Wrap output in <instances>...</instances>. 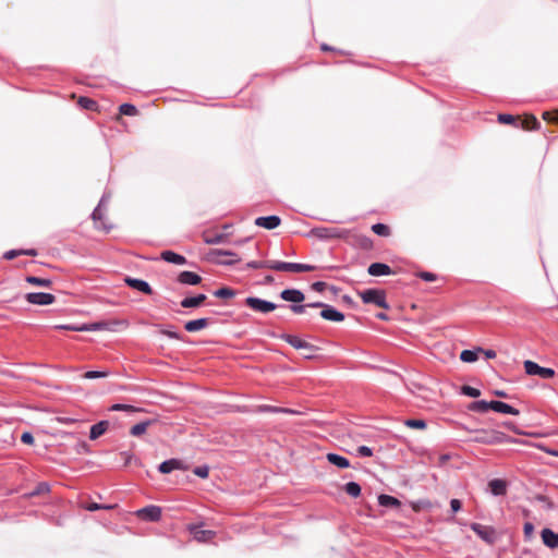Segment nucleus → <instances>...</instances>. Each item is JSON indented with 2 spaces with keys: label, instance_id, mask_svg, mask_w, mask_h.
<instances>
[{
  "label": "nucleus",
  "instance_id": "19",
  "mask_svg": "<svg viewBox=\"0 0 558 558\" xmlns=\"http://www.w3.org/2000/svg\"><path fill=\"white\" fill-rule=\"evenodd\" d=\"M487 486L488 492L495 497L505 496L508 490V482L504 478L489 480Z\"/></svg>",
  "mask_w": 558,
  "mask_h": 558
},
{
  "label": "nucleus",
  "instance_id": "2",
  "mask_svg": "<svg viewBox=\"0 0 558 558\" xmlns=\"http://www.w3.org/2000/svg\"><path fill=\"white\" fill-rule=\"evenodd\" d=\"M279 298L282 301L290 303L288 307L293 314L300 315L305 313V306L303 305L305 294L302 290L296 288H287L279 293Z\"/></svg>",
  "mask_w": 558,
  "mask_h": 558
},
{
  "label": "nucleus",
  "instance_id": "47",
  "mask_svg": "<svg viewBox=\"0 0 558 558\" xmlns=\"http://www.w3.org/2000/svg\"><path fill=\"white\" fill-rule=\"evenodd\" d=\"M372 231L379 236H388L390 235V228L388 225L383 222H377L372 226Z\"/></svg>",
  "mask_w": 558,
  "mask_h": 558
},
{
  "label": "nucleus",
  "instance_id": "54",
  "mask_svg": "<svg viewBox=\"0 0 558 558\" xmlns=\"http://www.w3.org/2000/svg\"><path fill=\"white\" fill-rule=\"evenodd\" d=\"M193 474L199 478H207L209 476V466L207 464L197 465L193 469Z\"/></svg>",
  "mask_w": 558,
  "mask_h": 558
},
{
  "label": "nucleus",
  "instance_id": "51",
  "mask_svg": "<svg viewBox=\"0 0 558 558\" xmlns=\"http://www.w3.org/2000/svg\"><path fill=\"white\" fill-rule=\"evenodd\" d=\"M497 121L501 124H512L518 126L517 118L510 113H498Z\"/></svg>",
  "mask_w": 558,
  "mask_h": 558
},
{
  "label": "nucleus",
  "instance_id": "28",
  "mask_svg": "<svg viewBox=\"0 0 558 558\" xmlns=\"http://www.w3.org/2000/svg\"><path fill=\"white\" fill-rule=\"evenodd\" d=\"M326 460L328 463H330L331 465H333L338 469L343 470V469H348L351 466L350 460L347 457L341 456L336 452H328L326 454Z\"/></svg>",
  "mask_w": 558,
  "mask_h": 558
},
{
  "label": "nucleus",
  "instance_id": "5",
  "mask_svg": "<svg viewBox=\"0 0 558 558\" xmlns=\"http://www.w3.org/2000/svg\"><path fill=\"white\" fill-rule=\"evenodd\" d=\"M236 253L230 250L213 248L207 253V259L220 266H234L241 260Z\"/></svg>",
  "mask_w": 558,
  "mask_h": 558
},
{
  "label": "nucleus",
  "instance_id": "4",
  "mask_svg": "<svg viewBox=\"0 0 558 558\" xmlns=\"http://www.w3.org/2000/svg\"><path fill=\"white\" fill-rule=\"evenodd\" d=\"M306 235L315 236L320 241H328L332 239L347 240L350 235V230L336 227H315L311 229Z\"/></svg>",
  "mask_w": 558,
  "mask_h": 558
},
{
  "label": "nucleus",
  "instance_id": "20",
  "mask_svg": "<svg viewBox=\"0 0 558 558\" xmlns=\"http://www.w3.org/2000/svg\"><path fill=\"white\" fill-rule=\"evenodd\" d=\"M202 280V277L197 272L191 270L180 271L177 277V282L183 286H197Z\"/></svg>",
  "mask_w": 558,
  "mask_h": 558
},
{
  "label": "nucleus",
  "instance_id": "13",
  "mask_svg": "<svg viewBox=\"0 0 558 558\" xmlns=\"http://www.w3.org/2000/svg\"><path fill=\"white\" fill-rule=\"evenodd\" d=\"M189 465L178 458L165 460L157 466L158 472L161 474H169L174 470L186 471Z\"/></svg>",
  "mask_w": 558,
  "mask_h": 558
},
{
  "label": "nucleus",
  "instance_id": "31",
  "mask_svg": "<svg viewBox=\"0 0 558 558\" xmlns=\"http://www.w3.org/2000/svg\"><path fill=\"white\" fill-rule=\"evenodd\" d=\"M155 422H156V420L147 418V420H144V421H141V422L134 424L130 428V435L133 437L143 436L147 432V428L149 426H151Z\"/></svg>",
  "mask_w": 558,
  "mask_h": 558
},
{
  "label": "nucleus",
  "instance_id": "41",
  "mask_svg": "<svg viewBox=\"0 0 558 558\" xmlns=\"http://www.w3.org/2000/svg\"><path fill=\"white\" fill-rule=\"evenodd\" d=\"M77 105L82 109H86V110H90V111H96L98 109L97 101L89 97H86V96H81L77 100Z\"/></svg>",
  "mask_w": 558,
  "mask_h": 558
},
{
  "label": "nucleus",
  "instance_id": "30",
  "mask_svg": "<svg viewBox=\"0 0 558 558\" xmlns=\"http://www.w3.org/2000/svg\"><path fill=\"white\" fill-rule=\"evenodd\" d=\"M109 428V421L101 420L93 424L89 428V439L96 440L102 436Z\"/></svg>",
  "mask_w": 558,
  "mask_h": 558
},
{
  "label": "nucleus",
  "instance_id": "60",
  "mask_svg": "<svg viewBox=\"0 0 558 558\" xmlns=\"http://www.w3.org/2000/svg\"><path fill=\"white\" fill-rule=\"evenodd\" d=\"M122 454L125 457L124 465H129L132 462H134L136 465L142 464V461L134 454L126 452V451L122 452Z\"/></svg>",
  "mask_w": 558,
  "mask_h": 558
},
{
  "label": "nucleus",
  "instance_id": "39",
  "mask_svg": "<svg viewBox=\"0 0 558 558\" xmlns=\"http://www.w3.org/2000/svg\"><path fill=\"white\" fill-rule=\"evenodd\" d=\"M343 490L352 498H357L361 496L362 487L357 482L350 481L344 484Z\"/></svg>",
  "mask_w": 558,
  "mask_h": 558
},
{
  "label": "nucleus",
  "instance_id": "12",
  "mask_svg": "<svg viewBox=\"0 0 558 558\" xmlns=\"http://www.w3.org/2000/svg\"><path fill=\"white\" fill-rule=\"evenodd\" d=\"M123 281L129 288L142 292L145 295H151L154 293V290L148 281L144 279L125 276Z\"/></svg>",
  "mask_w": 558,
  "mask_h": 558
},
{
  "label": "nucleus",
  "instance_id": "21",
  "mask_svg": "<svg viewBox=\"0 0 558 558\" xmlns=\"http://www.w3.org/2000/svg\"><path fill=\"white\" fill-rule=\"evenodd\" d=\"M353 247L369 251L374 247L373 239L365 234H353L349 242Z\"/></svg>",
  "mask_w": 558,
  "mask_h": 558
},
{
  "label": "nucleus",
  "instance_id": "59",
  "mask_svg": "<svg viewBox=\"0 0 558 558\" xmlns=\"http://www.w3.org/2000/svg\"><path fill=\"white\" fill-rule=\"evenodd\" d=\"M21 441L25 445L32 446L35 442V437L32 432L25 430L21 435Z\"/></svg>",
  "mask_w": 558,
  "mask_h": 558
},
{
  "label": "nucleus",
  "instance_id": "52",
  "mask_svg": "<svg viewBox=\"0 0 558 558\" xmlns=\"http://www.w3.org/2000/svg\"><path fill=\"white\" fill-rule=\"evenodd\" d=\"M534 499L543 504L546 510H554L556 508V505L546 495L536 494Z\"/></svg>",
  "mask_w": 558,
  "mask_h": 558
},
{
  "label": "nucleus",
  "instance_id": "17",
  "mask_svg": "<svg viewBox=\"0 0 558 558\" xmlns=\"http://www.w3.org/2000/svg\"><path fill=\"white\" fill-rule=\"evenodd\" d=\"M319 316L327 322L341 323L344 320L345 315L336 308L331 304H326L323 311L319 312Z\"/></svg>",
  "mask_w": 558,
  "mask_h": 558
},
{
  "label": "nucleus",
  "instance_id": "58",
  "mask_svg": "<svg viewBox=\"0 0 558 558\" xmlns=\"http://www.w3.org/2000/svg\"><path fill=\"white\" fill-rule=\"evenodd\" d=\"M56 329H60V330H69V331H80L82 332L83 329H82V324H66V325H58L56 326Z\"/></svg>",
  "mask_w": 558,
  "mask_h": 558
},
{
  "label": "nucleus",
  "instance_id": "7",
  "mask_svg": "<svg viewBox=\"0 0 558 558\" xmlns=\"http://www.w3.org/2000/svg\"><path fill=\"white\" fill-rule=\"evenodd\" d=\"M525 374L529 376H537L543 379L553 378L556 372L551 367L541 366L538 363L532 360H525L523 362Z\"/></svg>",
  "mask_w": 558,
  "mask_h": 558
},
{
  "label": "nucleus",
  "instance_id": "53",
  "mask_svg": "<svg viewBox=\"0 0 558 558\" xmlns=\"http://www.w3.org/2000/svg\"><path fill=\"white\" fill-rule=\"evenodd\" d=\"M173 328L174 327L172 325H169L167 328H161L160 333L169 339L182 340V336L178 331L173 330Z\"/></svg>",
  "mask_w": 558,
  "mask_h": 558
},
{
  "label": "nucleus",
  "instance_id": "26",
  "mask_svg": "<svg viewBox=\"0 0 558 558\" xmlns=\"http://www.w3.org/2000/svg\"><path fill=\"white\" fill-rule=\"evenodd\" d=\"M541 537H542L543 544L546 547H548L550 549H555L558 547V532H555L554 530H551L549 527H544L541 531Z\"/></svg>",
  "mask_w": 558,
  "mask_h": 558
},
{
  "label": "nucleus",
  "instance_id": "18",
  "mask_svg": "<svg viewBox=\"0 0 558 558\" xmlns=\"http://www.w3.org/2000/svg\"><path fill=\"white\" fill-rule=\"evenodd\" d=\"M255 226L266 230H274L281 223V218L278 215L259 216L254 221Z\"/></svg>",
  "mask_w": 558,
  "mask_h": 558
},
{
  "label": "nucleus",
  "instance_id": "34",
  "mask_svg": "<svg viewBox=\"0 0 558 558\" xmlns=\"http://www.w3.org/2000/svg\"><path fill=\"white\" fill-rule=\"evenodd\" d=\"M480 351H483L482 347L465 349L460 353V360L464 363H474L478 360Z\"/></svg>",
  "mask_w": 558,
  "mask_h": 558
},
{
  "label": "nucleus",
  "instance_id": "35",
  "mask_svg": "<svg viewBox=\"0 0 558 558\" xmlns=\"http://www.w3.org/2000/svg\"><path fill=\"white\" fill-rule=\"evenodd\" d=\"M229 235L227 233L209 234L204 233L203 241L208 245L222 244L228 242Z\"/></svg>",
  "mask_w": 558,
  "mask_h": 558
},
{
  "label": "nucleus",
  "instance_id": "50",
  "mask_svg": "<svg viewBox=\"0 0 558 558\" xmlns=\"http://www.w3.org/2000/svg\"><path fill=\"white\" fill-rule=\"evenodd\" d=\"M110 375L109 371H87L83 374V378L85 379H98L105 378Z\"/></svg>",
  "mask_w": 558,
  "mask_h": 558
},
{
  "label": "nucleus",
  "instance_id": "37",
  "mask_svg": "<svg viewBox=\"0 0 558 558\" xmlns=\"http://www.w3.org/2000/svg\"><path fill=\"white\" fill-rule=\"evenodd\" d=\"M496 412L500 413V414H509V415H514V416L520 414L519 409L512 407L509 403L500 401V400H497Z\"/></svg>",
  "mask_w": 558,
  "mask_h": 558
},
{
  "label": "nucleus",
  "instance_id": "6",
  "mask_svg": "<svg viewBox=\"0 0 558 558\" xmlns=\"http://www.w3.org/2000/svg\"><path fill=\"white\" fill-rule=\"evenodd\" d=\"M244 304L248 308H251L254 312L262 313V314H269L277 310L278 307H283L284 305L276 304L271 301L258 298V296H247L244 299Z\"/></svg>",
  "mask_w": 558,
  "mask_h": 558
},
{
  "label": "nucleus",
  "instance_id": "40",
  "mask_svg": "<svg viewBox=\"0 0 558 558\" xmlns=\"http://www.w3.org/2000/svg\"><path fill=\"white\" fill-rule=\"evenodd\" d=\"M109 411H113V412H120V411H123V412H128V413H134V412H141V411H144L143 408H137L135 405H132V404H125V403H113L110 408H109Z\"/></svg>",
  "mask_w": 558,
  "mask_h": 558
},
{
  "label": "nucleus",
  "instance_id": "57",
  "mask_svg": "<svg viewBox=\"0 0 558 558\" xmlns=\"http://www.w3.org/2000/svg\"><path fill=\"white\" fill-rule=\"evenodd\" d=\"M356 452L360 457H363V458H369L374 454L373 449L365 445L359 446L356 449Z\"/></svg>",
  "mask_w": 558,
  "mask_h": 558
},
{
  "label": "nucleus",
  "instance_id": "56",
  "mask_svg": "<svg viewBox=\"0 0 558 558\" xmlns=\"http://www.w3.org/2000/svg\"><path fill=\"white\" fill-rule=\"evenodd\" d=\"M416 277H418L420 279H422L423 281H426V282H433L437 279L436 274L430 272V271H425V270L417 272Z\"/></svg>",
  "mask_w": 558,
  "mask_h": 558
},
{
  "label": "nucleus",
  "instance_id": "10",
  "mask_svg": "<svg viewBox=\"0 0 558 558\" xmlns=\"http://www.w3.org/2000/svg\"><path fill=\"white\" fill-rule=\"evenodd\" d=\"M27 303L46 306L56 302V296L49 292H28L24 295Z\"/></svg>",
  "mask_w": 558,
  "mask_h": 558
},
{
  "label": "nucleus",
  "instance_id": "8",
  "mask_svg": "<svg viewBox=\"0 0 558 558\" xmlns=\"http://www.w3.org/2000/svg\"><path fill=\"white\" fill-rule=\"evenodd\" d=\"M316 267L310 264L272 260L271 269L276 271L307 272Z\"/></svg>",
  "mask_w": 558,
  "mask_h": 558
},
{
  "label": "nucleus",
  "instance_id": "32",
  "mask_svg": "<svg viewBox=\"0 0 558 558\" xmlns=\"http://www.w3.org/2000/svg\"><path fill=\"white\" fill-rule=\"evenodd\" d=\"M518 126L526 131H534L539 129L541 123L536 117L526 114L522 120L518 121Z\"/></svg>",
  "mask_w": 558,
  "mask_h": 558
},
{
  "label": "nucleus",
  "instance_id": "62",
  "mask_svg": "<svg viewBox=\"0 0 558 558\" xmlns=\"http://www.w3.org/2000/svg\"><path fill=\"white\" fill-rule=\"evenodd\" d=\"M75 451L78 454L89 453L90 452V448H89V445L86 441H80V442H77L75 445Z\"/></svg>",
  "mask_w": 558,
  "mask_h": 558
},
{
  "label": "nucleus",
  "instance_id": "48",
  "mask_svg": "<svg viewBox=\"0 0 558 558\" xmlns=\"http://www.w3.org/2000/svg\"><path fill=\"white\" fill-rule=\"evenodd\" d=\"M468 410L476 413H486V400H475L469 403Z\"/></svg>",
  "mask_w": 558,
  "mask_h": 558
},
{
  "label": "nucleus",
  "instance_id": "45",
  "mask_svg": "<svg viewBox=\"0 0 558 558\" xmlns=\"http://www.w3.org/2000/svg\"><path fill=\"white\" fill-rule=\"evenodd\" d=\"M119 112L123 116L134 117L138 113V110L133 104L124 102L119 106Z\"/></svg>",
  "mask_w": 558,
  "mask_h": 558
},
{
  "label": "nucleus",
  "instance_id": "33",
  "mask_svg": "<svg viewBox=\"0 0 558 558\" xmlns=\"http://www.w3.org/2000/svg\"><path fill=\"white\" fill-rule=\"evenodd\" d=\"M378 505L384 508H399L401 507V501L395 496L388 494H379L377 497Z\"/></svg>",
  "mask_w": 558,
  "mask_h": 558
},
{
  "label": "nucleus",
  "instance_id": "38",
  "mask_svg": "<svg viewBox=\"0 0 558 558\" xmlns=\"http://www.w3.org/2000/svg\"><path fill=\"white\" fill-rule=\"evenodd\" d=\"M213 295L218 299L227 300L234 298L236 295V291L228 286H222L218 289H216L213 292Z\"/></svg>",
  "mask_w": 558,
  "mask_h": 558
},
{
  "label": "nucleus",
  "instance_id": "14",
  "mask_svg": "<svg viewBox=\"0 0 558 558\" xmlns=\"http://www.w3.org/2000/svg\"><path fill=\"white\" fill-rule=\"evenodd\" d=\"M471 530L484 542L493 544L495 542V530L492 526H486L481 523L473 522L470 525Z\"/></svg>",
  "mask_w": 558,
  "mask_h": 558
},
{
  "label": "nucleus",
  "instance_id": "15",
  "mask_svg": "<svg viewBox=\"0 0 558 558\" xmlns=\"http://www.w3.org/2000/svg\"><path fill=\"white\" fill-rule=\"evenodd\" d=\"M189 531L193 538L197 542H209L216 536V532L211 530H204L203 524H191Z\"/></svg>",
  "mask_w": 558,
  "mask_h": 558
},
{
  "label": "nucleus",
  "instance_id": "42",
  "mask_svg": "<svg viewBox=\"0 0 558 558\" xmlns=\"http://www.w3.org/2000/svg\"><path fill=\"white\" fill-rule=\"evenodd\" d=\"M271 266H272V260H270V259H268V260H251L245 264V267L242 268V270H244V269H262V268L271 269Z\"/></svg>",
  "mask_w": 558,
  "mask_h": 558
},
{
  "label": "nucleus",
  "instance_id": "46",
  "mask_svg": "<svg viewBox=\"0 0 558 558\" xmlns=\"http://www.w3.org/2000/svg\"><path fill=\"white\" fill-rule=\"evenodd\" d=\"M404 425L413 429H425L427 427V423L423 418H407Z\"/></svg>",
  "mask_w": 558,
  "mask_h": 558
},
{
  "label": "nucleus",
  "instance_id": "16",
  "mask_svg": "<svg viewBox=\"0 0 558 558\" xmlns=\"http://www.w3.org/2000/svg\"><path fill=\"white\" fill-rule=\"evenodd\" d=\"M239 411L242 413H254V414H262V413H274L278 414L281 413L282 407H276V405H269V404H258L253 407L243 405L239 408Z\"/></svg>",
  "mask_w": 558,
  "mask_h": 558
},
{
  "label": "nucleus",
  "instance_id": "23",
  "mask_svg": "<svg viewBox=\"0 0 558 558\" xmlns=\"http://www.w3.org/2000/svg\"><path fill=\"white\" fill-rule=\"evenodd\" d=\"M90 218L95 222V228L98 230H104L106 233H109L112 229V225H108L105 222V216L100 206H96L92 211Z\"/></svg>",
  "mask_w": 558,
  "mask_h": 558
},
{
  "label": "nucleus",
  "instance_id": "55",
  "mask_svg": "<svg viewBox=\"0 0 558 558\" xmlns=\"http://www.w3.org/2000/svg\"><path fill=\"white\" fill-rule=\"evenodd\" d=\"M534 524L530 521L524 522L523 524V534L525 541H531L533 533H534Z\"/></svg>",
  "mask_w": 558,
  "mask_h": 558
},
{
  "label": "nucleus",
  "instance_id": "24",
  "mask_svg": "<svg viewBox=\"0 0 558 558\" xmlns=\"http://www.w3.org/2000/svg\"><path fill=\"white\" fill-rule=\"evenodd\" d=\"M210 323L211 318L209 317L191 319L184 323V330L187 332H197L208 327Z\"/></svg>",
  "mask_w": 558,
  "mask_h": 558
},
{
  "label": "nucleus",
  "instance_id": "49",
  "mask_svg": "<svg viewBox=\"0 0 558 558\" xmlns=\"http://www.w3.org/2000/svg\"><path fill=\"white\" fill-rule=\"evenodd\" d=\"M460 393L470 398H478L482 392L478 388L469 385H463L460 388Z\"/></svg>",
  "mask_w": 558,
  "mask_h": 558
},
{
  "label": "nucleus",
  "instance_id": "3",
  "mask_svg": "<svg viewBox=\"0 0 558 558\" xmlns=\"http://www.w3.org/2000/svg\"><path fill=\"white\" fill-rule=\"evenodd\" d=\"M364 304H374L380 308L389 310L386 291L379 288H368L357 292Z\"/></svg>",
  "mask_w": 558,
  "mask_h": 558
},
{
  "label": "nucleus",
  "instance_id": "64",
  "mask_svg": "<svg viewBox=\"0 0 558 558\" xmlns=\"http://www.w3.org/2000/svg\"><path fill=\"white\" fill-rule=\"evenodd\" d=\"M462 509V501L457 498L450 500V510L452 513H457Z\"/></svg>",
  "mask_w": 558,
  "mask_h": 558
},
{
  "label": "nucleus",
  "instance_id": "43",
  "mask_svg": "<svg viewBox=\"0 0 558 558\" xmlns=\"http://www.w3.org/2000/svg\"><path fill=\"white\" fill-rule=\"evenodd\" d=\"M50 493V484L48 482H39L35 488L28 494L29 497H36Z\"/></svg>",
  "mask_w": 558,
  "mask_h": 558
},
{
  "label": "nucleus",
  "instance_id": "61",
  "mask_svg": "<svg viewBox=\"0 0 558 558\" xmlns=\"http://www.w3.org/2000/svg\"><path fill=\"white\" fill-rule=\"evenodd\" d=\"M327 288L328 283L325 281H315L311 284V289L318 293H323Z\"/></svg>",
  "mask_w": 558,
  "mask_h": 558
},
{
  "label": "nucleus",
  "instance_id": "44",
  "mask_svg": "<svg viewBox=\"0 0 558 558\" xmlns=\"http://www.w3.org/2000/svg\"><path fill=\"white\" fill-rule=\"evenodd\" d=\"M116 505H105V504H98V502H87L83 505V508L87 511L94 512L98 510H110L113 509Z\"/></svg>",
  "mask_w": 558,
  "mask_h": 558
},
{
  "label": "nucleus",
  "instance_id": "9",
  "mask_svg": "<svg viewBox=\"0 0 558 558\" xmlns=\"http://www.w3.org/2000/svg\"><path fill=\"white\" fill-rule=\"evenodd\" d=\"M280 340L289 343L292 348L296 350H308V351H318L319 348L315 344H312L300 337L287 332H282L277 336Z\"/></svg>",
  "mask_w": 558,
  "mask_h": 558
},
{
  "label": "nucleus",
  "instance_id": "25",
  "mask_svg": "<svg viewBox=\"0 0 558 558\" xmlns=\"http://www.w3.org/2000/svg\"><path fill=\"white\" fill-rule=\"evenodd\" d=\"M118 325V322H106L98 320L90 324H82L83 331H99V330H109L114 331V326Z\"/></svg>",
  "mask_w": 558,
  "mask_h": 558
},
{
  "label": "nucleus",
  "instance_id": "36",
  "mask_svg": "<svg viewBox=\"0 0 558 558\" xmlns=\"http://www.w3.org/2000/svg\"><path fill=\"white\" fill-rule=\"evenodd\" d=\"M25 281L32 286L50 288L52 286V280L49 278H41L33 275H28L25 277Z\"/></svg>",
  "mask_w": 558,
  "mask_h": 558
},
{
  "label": "nucleus",
  "instance_id": "1",
  "mask_svg": "<svg viewBox=\"0 0 558 558\" xmlns=\"http://www.w3.org/2000/svg\"><path fill=\"white\" fill-rule=\"evenodd\" d=\"M471 432L474 436L470 440L481 445H499L514 441L510 436L497 429L481 428Z\"/></svg>",
  "mask_w": 558,
  "mask_h": 558
},
{
  "label": "nucleus",
  "instance_id": "63",
  "mask_svg": "<svg viewBox=\"0 0 558 558\" xmlns=\"http://www.w3.org/2000/svg\"><path fill=\"white\" fill-rule=\"evenodd\" d=\"M341 301L350 308L356 310L359 307V304L349 294H343Z\"/></svg>",
  "mask_w": 558,
  "mask_h": 558
},
{
  "label": "nucleus",
  "instance_id": "29",
  "mask_svg": "<svg viewBox=\"0 0 558 558\" xmlns=\"http://www.w3.org/2000/svg\"><path fill=\"white\" fill-rule=\"evenodd\" d=\"M160 257L162 260L169 263V264H173V265H185L187 264V259L185 256L174 252V251H171V250H167V251H163L161 252L160 254Z\"/></svg>",
  "mask_w": 558,
  "mask_h": 558
},
{
  "label": "nucleus",
  "instance_id": "27",
  "mask_svg": "<svg viewBox=\"0 0 558 558\" xmlns=\"http://www.w3.org/2000/svg\"><path fill=\"white\" fill-rule=\"evenodd\" d=\"M207 300V295L205 293H198L195 295L185 296L180 302L181 306L184 308H197Z\"/></svg>",
  "mask_w": 558,
  "mask_h": 558
},
{
  "label": "nucleus",
  "instance_id": "22",
  "mask_svg": "<svg viewBox=\"0 0 558 558\" xmlns=\"http://www.w3.org/2000/svg\"><path fill=\"white\" fill-rule=\"evenodd\" d=\"M367 272L372 277H380V276H389L393 274L392 268L383 262H374L372 263L368 268Z\"/></svg>",
  "mask_w": 558,
  "mask_h": 558
},
{
  "label": "nucleus",
  "instance_id": "11",
  "mask_svg": "<svg viewBox=\"0 0 558 558\" xmlns=\"http://www.w3.org/2000/svg\"><path fill=\"white\" fill-rule=\"evenodd\" d=\"M161 513V508L155 505L145 506L136 511L137 517L147 522H158Z\"/></svg>",
  "mask_w": 558,
  "mask_h": 558
}]
</instances>
